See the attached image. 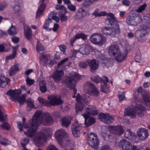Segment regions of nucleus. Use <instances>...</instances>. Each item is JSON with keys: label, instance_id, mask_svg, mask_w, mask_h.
I'll return each instance as SVG.
<instances>
[{"label": "nucleus", "instance_id": "1", "mask_svg": "<svg viewBox=\"0 0 150 150\" xmlns=\"http://www.w3.org/2000/svg\"><path fill=\"white\" fill-rule=\"evenodd\" d=\"M41 114L40 111H37L34 113L32 119L29 120L27 124H25V118H22L23 123L18 122L17 123L18 127L20 131H23V127L25 129H28L27 132H24V134L28 137L32 138L35 136L40 121L39 117Z\"/></svg>", "mask_w": 150, "mask_h": 150}, {"label": "nucleus", "instance_id": "2", "mask_svg": "<svg viewBox=\"0 0 150 150\" xmlns=\"http://www.w3.org/2000/svg\"><path fill=\"white\" fill-rule=\"evenodd\" d=\"M119 22L116 19L113 20H107L106 24L111 27H105L103 28L101 31L106 35H109L112 37H114L116 35L119 34L120 33V30L118 24Z\"/></svg>", "mask_w": 150, "mask_h": 150}, {"label": "nucleus", "instance_id": "3", "mask_svg": "<svg viewBox=\"0 0 150 150\" xmlns=\"http://www.w3.org/2000/svg\"><path fill=\"white\" fill-rule=\"evenodd\" d=\"M76 100L78 102L76 106V112L78 113L80 111H81L83 108L84 104L83 102L89 103L90 99L89 96L85 95L81 96L79 93H78Z\"/></svg>", "mask_w": 150, "mask_h": 150}, {"label": "nucleus", "instance_id": "4", "mask_svg": "<svg viewBox=\"0 0 150 150\" xmlns=\"http://www.w3.org/2000/svg\"><path fill=\"white\" fill-rule=\"evenodd\" d=\"M55 136L58 143L61 144L63 141H69V136L64 129H60L55 133Z\"/></svg>", "mask_w": 150, "mask_h": 150}, {"label": "nucleus", "instance_id": "5", "mask_svg": "<svg viewBox=\"0 0 150 150\" xmlns=\"http://www.w3.org/2000/svg\"><path fill=\"white\" fill-rule=\"evenodd\" d=\"M120 148L122 150H141L142 149L140 146H133L131 143L123 139L120 141Z\"/></svg>", "mask_w": 150, "mask_h": 150}, {"label": "nucleus", "instance_id": "6", "mask_svg": "<svg viewBox=\"0 0 150 150\" xmlns=\"http://www.w3.org/2000/svg\"><path fill=\"white\" fill-rule=\"evenodd\" d=\"M87 140L89 145L93 149H98L99 145V141L96 134L94 133L89 134Z\"/></svg>", "mask_w": 150, "mask_h": 150}, {"label": "nucleus", "instance_id": "7", "mask_svg": "<svg viewBox=\"0 0 150 150\" xmlns=\"http://www.w3.org/2000/svg\"><path fill=\"white\" fill-rule=\"evenodd\" d=\"M40 111L41 112V114L39 117V119L40 122L38 127L43 121H44V124L46 125H50L53 123V119L50 113L47 112L42 113L41 111Z\"/></svg>", "mask_w": 150, "mask_h": 150}, {"label": "nucleus", "instance_id": "8", "mask_svg": "<svg viewBox=\"0 0 150 150\" xmlns=\"http://www.w3.org/2000/svg\"><path fill=\"white\" fill-rule=\"evenodd\" d=\"M90 40L93 43L101 46L105 42V38L102 34L96 33L90 37Z\"/></svg>", "mask_w": 150, "mask_h": 150}, {"label": "nucleus", "instance_id": "9", "mask_svg": "<svg viewBox=\"0 0 150 150\" xmlns=\"http://www.w3.org/2000/svg\"><path fill=\"white\" fill-rule=\"evenodd\" d=\"M85 89L89 94L96 97L99 94V92L93 83L87 82L84 85Z\"/></svg>", "mask_w": 150, "mask_h": 150}, {"label": "nucleus", "instance_id": "10", "mask_svg": "<svg viewBox=\"0 0 150 150\" xmlns=\"http://www.w3.org/2000/svg\"><path fill=\"white\" fill-rule=\"evenodd\" d=\"M98 117L102 122L108 125L112 124L115 120L114 117L108 113H100L98 114Z\"/></svg>", "mask_w": 150, "mask_h": 150}, {"label": "nucleus", "instance_id": "11", "mask_svg": "<svg viewBox=\"0 0 150 150\" xmlns=\"http://www.w3.org/2000/svg\"><path fill=\"white\" fill-rule=\"evenodd\" d=\"M141 18L136 15H130L126 19L127 23L128 25H137L141 22Z\"/></svg>", "mask_w": 150, "mask_h": 150}, {"label": "nucleus", "instance_id": "12", "mask_svg": "<svg viewBox=\"0 0 150 150\" xmlns=\"http://www.w3.org/2000/svg\"><path fill=\"white\" fill-rule=\"evenodd\" d=\"M48 136L44 133L40 132H38L34 137L33 140L35 144L37 145H40L43 143V141H46Z\"/></svg>", "mask_w": 150, "mask_h": 150}, {"label": "nucleus", "instance_id": "13", "mask_svg": "<svg viewBox=\"0 0 150 150\" xmlns=\"http://www.w3.org/2000/svg\"><path fill=\"white\" fill-rule=\"evenodd\" d=\"M108 128L111 132L119 136L122 135L124 132L122 126L120 125H110L108 127Z\"/></svg>", "mask_w": 150, "mask_h": 150}, {"label": "nucleus", "instance_id": "14", "mask_svg": "<svg viewBox=\"0 0 150 150\" xmlns=\"http://www.w3.org/2000/svg\"><path fill=\"white\" fill-rule=\"evenodd\" d=\"M64 73L63 70H56L51 75V76L54 81L59 83L62 79Z\"/></svg>", "mask_w": 150, "mask_h": 150}, {"label": "nucleus", "instance_id": "15", "mask_svg": "<svg viewBox=\"0 0 150 150\" xmlns=\"http://www.w3.org/2000/svg\"><path fill=\"white\" fill-rule=\"evenodd\" d=\"M62 83H65L67 87L71 90L75 87V84L76 82L73 78L67 76L65 79L62 81Z\"/></svg>", "mask_w": 150, "mask_h": 150}, {"label": "nucleus", "instance_id": "16", "mask_svg": "<svg viewBox=\"0 0 150 150\" xmlns=\"http://www.w3.org/2000/svg\"><path fill=\"white\" fill-rule=\"evenodd\" d=\"M137 134L141 140H144L149 136L148 130L144 128H140L137 131Z\"/></svg>", "mask_w": 150, "mask_h": 150}, {"label": "nucleus", "instance_id": "17", "mask_svg": "<svg viewBox=\"0 0 150 150\" xmlns=\"http://www.w3.org/2000/svg\"><path fill=\"white\" fill-rule=\"evenodd\" d=\"M48 99L50 101L51 105L52 106H55L61 105L63 103V100L61 98H58L54 96H48Z\"/></svg>", "mask_w": 150, "mask_h": 150}, {"label": "nucleus", "instance_id": "18", "mask_svg": "<svg viewBox=\"0 0 150 150\" xmlns=\"http://www.w3.org/2000/svg\"><path fill=\"white\" fill-rule=\"evenodd\" d=\"M87 35L84 33H77L70 39V42L71 45L73 47L74 45V43L77 40L81 39L83 40H85L87 39Z\"/></svg>", "mask_w": 150, "mask_h": 150}, {"label": "nucleus", "instance_id": "19", "mask_svg": "<svg viewBox=\"0 0 150 150\" xmlns=\"http://www.w3.org/2000/svg\"><path fill=\"white\" fill-rule=\"evenodd\" d=\"M82 128L81 125L78 122L73 124L71 128L72 132L74 136L76 137H78L80 136V130Z\"/></svg>", "mask_w": 150, "mask_h": 150}, {"label": "nucleus", "instance_id": "20", "mask_svg": "<svg viewBox=\"0 0 150 150\" xmlns=\"http://www.w3.org/2000/svg\"><path fill=\"white\" fill-rule=\"evenodd\" d=\"M137 33L139 35V36L137 37V40L141 42L145 41L148 35L146 31L144 29H142L137 31Z\"/></svg>", "mask_w": 150, "mask_h": 150}, {"label": "nucleus", "instance_id": "21", "mask_svg": "<svg viewBox=\"0 0 150 150\" xmlns=\"http://www.w3.org/2000/svg\"><path fill=\"white\" fill-rule=\"evenodd\" d=\"M103 82L101 83L100 91L101 92L107 93L109 91V87L107 83L109 82V79L106 76H104Z\"/></svg>", "mask_w": 150, "mask_h": 150}, {"label": "nucleus", "instance_id": "22", "mask_svg": "<svg viewBox=\"0 0 150 150\" xmlns=\"http://www.w3.org/2000/svg\"><path fill=\"white\" fill-rule=\"evenodd\" d=\"M83 116L85 119V124L87 127H89L95 122V120L93 117L90 116L86 113H84Z\"/></svg>", "mask_w": 150, "mask_h": 150}, {"label": "nucleus", "instance_id": "23", "mask_svg": "<svg viewBox=\"0 0 150 150\" xmlns=\"http://www.w3.org/2000/svg\"><path fill=\"white\" fill-rule=\"evenodd\" d=\"M87 114L93 116L97 115L98 113V110L97 108L92 105H89L85 109Z\"/></svg>", "mask_w": 150, "mask_h": 150}, {"label": "nucleus", "instance_id": "24", "mask_svg": "<svg viewBox=\"0 0 150 150\" xmlns=\"http://www.w3.org/2000/svg\"><path fill=\"white\" fill-rule=\"evenodd\" d=\"M82 7L79 9L76 13L75 17L76 18L80 19L86 16L89 13L88 11H85Z\"/></svg>", "mask_w": 150, "mask_h": 150}, {"label": "nucleus", "instance_id": "25", "mask_svg": "<svg viewBox=\"0 0 150 150\" xmlns=\"http://www.w3.org/2000/svg\"><path fill=\"white\" fill-rule=\"evenodd\" d=\"M127 53L126 52L122 53L120 51L114 57L116 61L118 62H120L126 59L127 57Z\"/></svg>", "mask_w": 150, "mask_h": 150}, {"label": "nucleus", "instance_id": "26", "mask_svg": "<svg viewBox=\"0 0 150 150\" xmlns=\"http://www.w3.org/2000/svg\"><path fill=\"white\" fill-rule=\"evenodd\" d=\"M87 63L90 67V70L92 72H94L98 67L99 64L97 63L95 59L88 60Z\"/></svg>", "mask_w": 150, "mask_h": 150}, {"label": "nucleus", "instance_id": "27", "mask_svg": "<svg viewBox=\"0 0 150 150\" xmlns=\"http://www.w3.org/2000/svg\"><path fill=\"white\" fill-rule=\"evenodd\" d=\"M98 17H100L101 16H108L109 17H108L105 20V23L106 22V21L107 20H110V21H112L116 19V18L115 16L114 15L113 13H107L104 11H102L100 12L99 14H98Z\"/></svg>", "mask_w": 150, "mask_h": 150}, {"label": "nucleus", "instance_id": "28", "mask_svg": "<svg viewBox=\"0 0 150 150\" xmlns=\"http://www.w3.org/2000/svg\"><path fill=\"white\" fill-rule=\"evenodd\" d=\"M45 0H40V3H41V4L38 7L36 14V17H40L43 13L46 7V5L44 4Z\"/></svg>", "mask_w": 150, "mask_h": 150}, {"label": "nucleus", "instance_id": "29", "mask_svg": "<svg viewBox=\"0 0 150 150\" xmlns=\"http://www.w3.org/2000/svg\"><path fill=\"white\" fill-rule=\"evenodd\" d=\"M120 51V50L118 46L115 45H111L110 47L108 49L109 53L112 54L114 56Z\"/></svg>", "mask_w": 150, "mask_h": 150}, {"label": "nucleus", "instance_id": "30", "mask_svg": "<svg viewBox=\"0 0 150 150\" xmlns=\"http://www.w3.org/2000/svg\"><path fill=\"white\" fill-rule=\"evenodd\" d=\"M125 114L126 116H128L133 119L136 118L137 115L135 110L132 108L126 109L125 111Z\"/></svg>", "mask_w": 150, "mask_h": 150}, {"label": "nucleus", "instance_id": "31", "mask_svg": "<svg viewBox=\"0 0 150 150\" xmlns=\"http://www.w3.org/2000/svg\"><path fill=\"white\" fill-rule=\"evenodd\" d=\"M39 58L40 61L46 64L48 62L49 59L50 58V54H46L45 52H43L39 55Z\"/></svg>", "mask_w": 150, "mask_h": 150}, {"label": "nucleus", "instance_id": "32", "mask_svg": "<svg viewBox=\"0 0 150 150\" xmlns=\"http://www.w3.org/2000/svg\"><path fill=\"white\" fill-rule=\"evenodd\" d=\"M18 46H16L12 47V52L11 54H9L8 55L6 56V60H12L16 56L17 53V51L18 49Z\"/></svg>", "mask_w": 150, "mask_h": 150}, {"label": "nucleus", "instance_id": "33", "mask_svg": "<svg viewBox=\"0 0 150 150\" xmlns=\"http://www.w3.org/2000/svg\"><path fill=\"white\" fill-rule=\"evenodd\" d=\"M125 138L130 140H134L136 138L135 134L132 132L130 129H127L125 131Z\"/></svg>", "mask_w": 150, "mask_h": 150}, {"label": "nucleus", "instance_id": "34", "mask_svg": "<svg viewBox=\"0 0 150 150\" xmlns=\"http://www.w3.org/2000/svg\"><path fill=\"white\" fill-rule=\"evenodd\" d=\"M19 70L18 65L15 64L10 68L9 70V75L10 76H13L16 74V72Z\"/></svg>", "mask_w": 150, "mask_h": 150}, {"label": "nucleus", "instance_id": "35", "mask_svg": "<svg viewBox=\"0 0 150 150\" xmlns=\"http://www.w3.org/2000/svg\"><path fill=\"white\" fill-rule=\"evenodd\" d=\"M67 12L66 9L61 10L59 13V16L60 18V20L62 21H66L67 19V17L66 15V14Z\"/></svg>", "mask_w": 150, "mask_h": 150}, {"label": "nucleus", "instance_id": "36", "mask_svg": "<svg viewBox=\"0 0 150 150\" xmlns=\"http://www.w3.org/2000/svg\"><path fill=\"white\" fill-rule=\"evenodd\" d=\"M33 34L32 30L29 26L27 27L26 30L24 31V35L27 39L29 40L32 38Z\"/></svg>", "mask_w": 150, "mask_h": 150}, {"label": "nucleus", "instance_id": "37", "mask_svg": "<svg viewBox=\"0 0 150 150\" xmlns=\"http://www.w3.org/2000/svg\"><path fill=\"white\" fill-rule=\"evenodd\" d=\"M10 79L5 77H0V86L2 88H4Z\"/></svg>", "mask_w": 150, "mask_h": 150}, {"label": "nucleus", "instance_id": "38", "mask_svg": "<svg viewBox=\"0 0 150 150\" xmlns=\"http://www.w3.org/2000/svg\"><path fill=\"white\" fill-rule=\"evenodd\" d=\"M104 76L102 77H100L98 76H94L90 78L91 80L97 84L98 83H101L103 82L104 79Z\"/></svg>", "mask_w": 150, "mask_h": 150}, {"label": "nucleus", "instance_id": "39", "mask_svg": "<svg viewBox=\"0 0 150 150\" xmlns=\"http://www.w3.org/2000/svg\"><path fill=\"white\" fill-rule=\"evenodd\" d=\"M62 125L63 126L67 127L71 123V120L69 118L64 117L61 120Z\"/></svg>", "mask_w": 150, "mask_h": 150}, {"label": "nucleus", "instance_id": "40", "mask_svg": "<svg viewBox=\"0 0 150 150\" xmlns=\"http://www.w3.org/2000/svg\"><path fill=\"white\" fill-rule=\"evenodd\" d=\"M46 84V83H44V80L41 81L39 83L40 90L42 93H45L47 91V88Z\"/></svg>", "mask_w": 150, "mask_h": 150}, {"label": "nucleus", "instance_id": "41", "mask_svg": "<svg viewBox=\"0 0 150 150\" xmlns=\"http://www.w3.org/2000/svg\"><path fill=\"white\" fill-rule=\"evenodd\" d=\"M93 4L91 0H84L82 4V7L84 8L89 7Z\"/></svg>", "mask_w": 150, "mask_h": 150}, {"label": "nucleus", "instance_id": "42", "mask_svg": "<svg viewBox=\"0 0 150 150\" xmlns=\"http://www.w3.org/2000/svg\"><path fill=\"white\" fill-rule=\"evenodd\" d=\"M8 32L10 35H16L17 33L16 27L12 25L8 30Z\"/></svg>", "mask_w": 150, "mask_h": 150}, {"label": "nucleus", "instance_id": "43", "mask_svg": "<svg viewBox=\"0 0 150 150\" xmlns=\"http://www.w3.org/2000/svg\"><path fill=\"white\" fill-rule=\"evenodd\" d=\"M27 109L28 110L30 111L32 108H34L35 106L34 104V102L31 99H28L27 101Z\"/></svg>", "mask_w": 150, "mask_h": 150}, {"label": "nucleus", "instance_id": "44", "mask_svg": "<svg viewBox=\"0 0 150 150\" xmlns=\"http://www.w3.org/2000/svg\"><path fill=\"white\" fill-rule=\"evenodd\" d=\"M142 97L143 100L146 103H150V94L146 93L142 95Z\"/></svg>", "mask_w": 150, "mask_h": 150}, {"label": "nucleus", "instance_id": "45", "mask_svg": "<svg viewBox=\"0 0 150 150\" xmlns=\"http://www.w3.org/2000/svg\"><path fill=\"white\" fill-rule=\"evenodd\" d=\"M44 47L38 40L37 43L36 45V50L38 51H41L44 50Z\"/></svg>", "mask_w": 150, "mask_h": 150}, {"label": "nucleus", "instance_id": "46", "mask_svg": "<svg viewBox=\"0 0 150 150\" xmlns=\"http://www.w3.org/2000/svg\"><path fill=\"white\" fill-rule=\"evenodd\" d=\"M147 6L146 3H144L142 5H140L137 9L136 11L139 13H140L144 11Z\"/></svg>", "mask_w": 150, "mask_h": 150}, {"label": "nucleus", "instance_id": "47", "mask_svg": "<svg viewBox=\"0 0 150 150\" xmlns=\"http://www.w3.org/2000/svg\"><path fill=\"white\" fill-rule=\"evenodd\" d=\"M51 18H48L45 21L43 25V28L44 29H47L50 25V24L52 23Z\"/></svg>", "mask_w": 150, "mask_h": 150}, {"label": "nucleus", "instance_id": "48", "mask_svg": "<svg viewBox=\"0 0 150 150\" xmlns=\"http://www.w3.org/2000/svg\"><path fill=\"white\" fill-rule=\"evenodd\" d=\"M26 84L28 86H31L35 83V81L33 79H31L28 76L25 79Z\"/></svg>", "mask_w": 150, "mask_h": 150}, {"label": "nucleus", "instance_id": "49", "mask_svg": "<svg viewBox=\"0 0 150 150\" xmlns=\"http://www.w3.org/2000/svg\"><path fill=\"white\" fill-rule=\"evenodd\" d=\"M17 100L20 104L23 105L25 101V98L24 95L21 96H18L17 97Z\"/></svg>", "mask_w": 150, "mask_h": 150}, {"label": "nucleus", "instance_id": "50", "mask_svg": "<svg viewBox=\"0 0 150 150\" xmlns=\"http://www.w3.org/2000/svg\"><path fill=\"white\" fill-rule=\"evenodd\" d=\"M29 140L28 138H25L23 139V141L21 142V143L23 149L26 148V146L29 143Z\"/></svg>", "mask_w": 150, "mask_h": 150}, {"label": "nucleus", "instance_id": "51", "mask_svg": "<svg viewBox=\"0 0 150 150\" xmlns=\"http://www.w3.org/2000/svg\"><path fill=\"white\" fill-rule=\"evenodd\" d=\"M6 44L4 43H2L0 44V52H7L8 51L7 50H5V46H6Z\"/></svg>", "mask_w": 150, "mask_h": 150}, {"label": "nucleus", "instance_id": "52", "mask_svg": "<svg viewBox=\"0 0 150 150\" xmlns=\"http://www.w3.org/2000/svg\"><path fill=\"white\" fill-rule=\"evenodd\" d=\"M69 60V58L68 57L66 58L63 59L61 60L57 64V68L59 69V67L62 65L65 62H67Z\"/></svg>", "mask_w": 150, "mask_h": 150}, {"label": "nucleus", "instance_id": "53", "mask_svg": "<svg viewBox=\"0 0 150 150\" xmlns=\"http://www.w3.org/2000/svg\"><path fill=\"white\" fill-rule=\"evenodd\" d=\"M7 5V3L4 1L2 2H0V11L4 9Z\"/></svg>", "mask_w": 150, "mask_h": 150}, {"label": "nucleus", "instance_id": "54", "mask_svg": "<svg viewBox=\"0 0 150 150\" xmlns=\"http://www.w3.org/2000/svg\"><path fill=\"white\" fill-rule=\"evenodd\" d=\"M67 6L68 8L70 11H76V6L71 3Z\"/></svg>", "mask_w": 150, "mask_h": 150}, {"label": "nucleus", "instance_id": "55", "mask_svg": "<svg viewBox=\"0 0 150 150\" xmlns=\"http://www.w3.org/2000/svg\"><path fill=\"white\" fill-rule=\"evenodd\" d=\"M0 127L2 129H5L7 130H8L10 128V127L8 124L7 122H3V124L0 125Z\"/></svg>", "mask_w": 150, "mask_h": 150}, {"label": "nucleus", "instance_id": "56", "mask_svg": "<svg viewBox=\"0 0 150 150\" xmlns=\"http://www.w3.org/2000/svg\"><path fill=\"white\" fill-rule=\"evenodd\" d=\"M47 150H59V149L53 144H50L47 146Z\"/></svg>", "mask_w": 150, "mask_h": 150}, {"label": "nucleus", "instance_id": "57", "mask_svg": "<svg viewBox=\"0 0 150 150\" xmlns=\"http://www.w3.org/2000/svg\"><path fill=\"white\" fill-rule=\"evenodd\" d=\"M125 92H123L122 94L118 95V97L120 101H123L125 98Z\"/></svg>", "mask_w": 150, "mask_h": 150}, {"label": "nucleus", "instance_id": "58", "mask_svg": "<svg viewBox=\"0 0 150 150\" xmlns=\"http://www.w3.org/2000/svg\"><path fill=\"white\" fill-rule=\"evenodd\" d=\"M14 90H9L6 93V94L9 96L11 97H13L14 96Z\"/></svg>", "mask_w": 150, "mask_h": 150}, {"label": "nucleus", "instance_id": "59", "mask_svg": "<svg viewBox=\"0 0 150 150\" xmlns=\"http://www.w3.org/2000/svg\"><path fill=\"white\" fill-rule=\"evenodd\" d=\"M79 66L81 68H85L87 67V65L86 62H80Z\"/></svg>", "mask_w": 150, "mask_h": 150}, {"label": "nucleus", "instance_id": "60", "mask_svg": "<svg viewBox=\"0 0 150 150\" xmlns=\"http://www.w3.org/2000/svg\"><path fill=\"white\" fill-rule=\"evenodd\" d=\"M122 4L124 6H128L130 4V1L129 0H123L122 1Z\"/></svg>", "mask_w": 150, "mask_h": 150}, {"label": "nucleus", "instance_id": "61", "mask_svg": "<svg viewBox=\"0 0 150 150\" xmlns=\"http://www.w3.org/2000/svg\"><path fill=\"white\" fill-rule=\"evenodd\" d=\"M21 10V7L18 5H16L13 7V10L16 13H18Z\"/></svg>", "mask_w": 150, "mask_h": 150}, {"label": "nucleus", "instance_id": "62", "mask_svg": "<svg viewBox=\"0 0 150 150\" xmlns=\"http://www.w3.org/2000/svg\"><path fill=\"white\" fill-rule=\"evenodd\" d=\"M11 39V41L15 43H17L19 41V38L18 37L13 36Z\"/></svg>", "mask_w": 150, "mask_h": 150}, {"label": "nucleus", "instance_id": "63", "mask_svg": "<svg viewBox=\"0 0 150 150\" xmlns=\"http://www.w3.org/2000/svg\"><path fill=\"white\" fill-rule=\"evenodd\" d=\"M134 59L136 62H140L141 60V57L139 55L136 54L135 56Z\"/></svg>", "mask_w": 150, "mask_h": 150}, {"label": "nucleus", "instance_id": "64", "mask_svg": "<svg viewBox=\"0 0 150 150\" xmlns=\"http://www.w3.org/2000/svg\"><path fill=\"white\" fill-rule=\"evenodd\" d=\"M65 150H74L72 144H69V145H67L65 148Z\"/></svg>", "mask_w": 150, "mask_h": 150}]
</instances>
